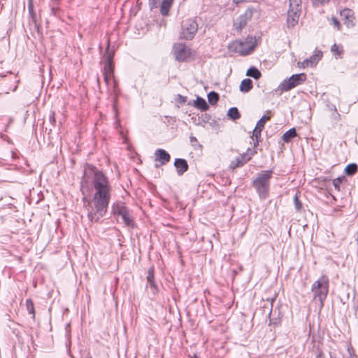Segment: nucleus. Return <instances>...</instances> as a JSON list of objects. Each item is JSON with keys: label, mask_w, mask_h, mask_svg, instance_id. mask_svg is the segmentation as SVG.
Wrapping results in <instances>:
<instances>
[{"label": "nucleus", "mask_w": 358, "mask_h": 358, "mask_svg": "<svg viewBox=\"0 0 358 358\" xmlns=\"http://www.w3.org/2000/svg\"><path fill=\"white\" fill-rule=\"evenodd\" d=\"M92 182L94 194L86 206L87 217L92 222H98L107 212L112 187L107 177L98 170L94 171Z\"/></svg>", "instance_id": "f257e3e1"}, {"label": "nucleus", "mask_w": 358, "mask_h": 358, "mask_svg": "<svg viewBox=\"0 0 358 358\" xmlns=\"http://www.w3.org/2000/svg\"><path fill=\"white\" fill-rule=\"evenodd\" d=\"M273 171L272 169L262 171L257 174L252 182V186L255 189L261 199H266L269 195L271 182Z\"/></svg>", "instance_id": "f03ea898"}, {"label": "nucleus", "mask_w": 358, "mask_h": 358, "mask_svg": "<svg viewBox=\"0 0 358 358\" xmlns=\"http://www.w3.org/2000/svg\"><path fill=\"white\" fill-rule=\"evenodd\" d=\"M311 292L313 293L314 299L320 301V307L322 308L329 292L328 277L322 275L312 285Z\"/></svg>", "instance_id": "7ed1b4c3"}, {"label": "nucleus", "mask_w": 358, "mask_h": 358, "mask_svg": "<svg viewBox=\"0 0 358 358\" xmlns=\"http://www.w3.org/2000/svg\"><path fill=\"white\" fill-rule=\"evenodd\" d=\"M112 213L114 215L120 216L124 224L134 228L135 223L131 216V211L122 201H116L111 206Z\"/></svg>", "instance_id": "20e7f679"}, {"label": "nucleus", "mask_w": 358, "mask_h": 358, "mask_svg": "<svg viewBox=\"0 0 358 358\" xmlns=\"http://www.w3.org/2000/svg\"><path fill=\"white\" fill-rule=\"evenodd\" d=\"M306 80L305 73L294 74L289 78L282 80L278 85V90L281 92H287L301 85Z\"/></svg>", "instance_id": "39448f33"}, {"label": "nucleus", "mask_w": 358, "mask_h": 358, "mask_svg": "<svg viewBox=\"0 0 358 358\" xmlns=\"http://www.w3.org/2000/svg\"><path fill=\"white\" fill-rule=\"evenodd\" d=\"M173 54L176 61L183 62L192 57L194 52L185 43H175L173 46Z\"/></svg>", "instance_id": "423d86ee"}, {"label": "nucleus", "mask_w": 358, "mask_h": 358, "mask_svg": "<svg viewBox=\"0 0 358 358\" xmlns=\"http://www.w3.org/2000/svg\"><path fill=\"white\" fill-rule=\"evenodd\" d=\"M198 30V24L192 19H187L182 22L181 37L185 40H191Z\"/></svg>", "instance_id": "0eeeda50"}, {"label": "nucleus", "mask_w": 358, "mask_h": 358, "mask_svg": "<svg viewBox=\"0 0 358 358\" xmlns=\"http://www.w3.org/2000/svg\"><path fill=\"white\" fill-rule=\"evenodd\" d=\"M229 49L241 55H248L254 50V45H248L243 41H235L229 45Z\"/></svg>", "instance_id": "6e6552de"}, {"label": "nucleus", "mask_w": 358, "mask_h": 358, "mask_svg": "<svg viewBox=\"0 0 358 358\" xmlns=\"http://www.w3.org/2000/svg\"><path fill=\"white\" fill-rule=\"evenodd\" d=\"M256 153V151L252 150L251 149H248L246 153L241 155V156L236 158L235 160L232 161L230 164V168L232 169H235L237 167L243 166L245 164H246L248 161L250 160L252 157Z\"/></svg>", "instance_id": "1a4fd4ad"}, {"label": "nucleus", "mask_w": 358, "mask_h": 358, "mask_svg": "<svg viewBox=\"0 0 358 358\" xmlns=\"http://www.w3.org/2000/svg\"><path fill=\"white\" fill-rule=\"evenodd\" d=\"M104 59V66H103V74H109L113 75V53L110 52L109 50V45L103 54Z\"/></svg>", "instance_id": "9d476101"}, {"label": "nucleus", "mask_w": 358, "mask_h": 358, "mask_svg": "<svg viewBox=\"0 0 358 358\" xmlns=\"http://www.w3.org/2000/svg\"><path fill=\"white\" fill-rule=\"evenodd\" d=\"M251 13L245 12L243 15H240L234 22V29L241 32L242 29L247 25L248 21L250 20Z\"/></svg>", "instance_id": "9b49d317"}, {"label": "nucleus", "mask_w": 358, "mask_h": 358, "mask_svg": "<svg viewBox=\"0 0 358 358\" xmlns=\"http://www.w3.org/2000/svg\"><path fill=\"white\" fill-rule=\"evenodd\" d=\"M341 16L345 20L344 23L346 24L348 27H353L354 24L352 22L353 17V11L349 8H344L340 12Z\"/></svg>", "instance_id": "f8f14e48"}, {"label": "nucleus", "mask_w": 358, "mask_h": 358, "mask_svg": "<svg viewBox=\"0 0 358 358\" xmlns=\"http://www.w3.org/2000/svg\"><path fill=\"white\" fill-rule=\"evenodd\" d=\"M171 159L170 155L163 149H157L155 151V161H159L161 165H164Z\"/></svg>", "instance_id": "ddd939ff"}, {"label": "nucleus", "mask_w": 358, "mask_h": 358, "mask_svg": "<svg viewBox=\"0 0 358 358\" xmlns=\"http://www.w3.org/2000/svg\"><path fill=\"white\" fill-rule=\"evenodd\" d=\"M174 166L176 168L177 173L182 176L188 170V164L185 159L178 158L174 162Z\"/></svg>", "instance_id": "4468645a"}, {"label": "nucleus", "mask_w": 358, "mask_h": 358, "mask_svg": "<svg viewBox=\"0 0 358 358\" xmlns=\"http://www.w3.org/2000/svg\"><path fill=\"white\" fill-rule=\"evenodd\" d=\"M300 12L288 10L287 23L289 28L295 27L299 19Z\"/></svg>", "instance_id": "2eb2a0df"}, {"label": "nucleus", "mask_w": 358, "mask_h": 358, "mask_svg": "<svg viewBox=\"0 0 358 358\" xmlns=\"http://www.w3.org/2000/svg\"><path fill=\"white\" fill-rule=\"evenodd\" d=\"M173 0H163L160 6V13L163 16H167L173 4Z\"/></svg>", "instance_id": "dca6fc26"}, {"label": "nucleus", "mask_w": 358, "mask_h": 358, "mask_svg": "<svg viewBox=\"0 0 358 358\" xmlns=\"http://www.w3.org/2000/svg\"><path fill=\"white\" fill-rule=\"evenodd\" d=\"M194 106L202 111H206L209 108V106L206 100L200 96H197L194 103Z\"/></svg>", "instance_id": "f3484780"}, {"label": "nucleus", "mask_w": 358, "mask_h": 358, "mask_svg": "<svg viewBox=\"0 0 358 358\" xmlns=\"http://www.w3.org/2000/svg\"><path fill=\"white\" fill-rule=\"evenodd\" d=\"M252 88V81L249 78L243 80L240 85V90L243 92H248Z\"/></svg>", "instance_id": "a211bd4d"}, {"label": "nucleus", "mask_w": 358, "mask_h": 358, "mask_svg": "<svg viewBox=\"0 0 358 358\" xmlns=\"http://www.w3.org/2000/svg\"><path fill=\"white\" fill-rule=\"evenodd\" d=\"M297 134H296V131L295 129V128H292L290 129H289L288 131H287L282 136V139L286 142V143H289V141H291V140L294 138L295 136H296Z\"/></svg>", "instance_id": "6ab92c4d"}, {"label": "nucleus", "mask_w": 358, "mask_h": 358, "mask_svg": "<svg viewBox=\"0 0 358 358\" xmlns=\"http://www.w3.org/2000/svg\"><path fill=\"white\" fill-rule=\"evenodd\" d=\"M289 10L301 12V0H289Z\"/></svg>", "instance_id": "aec40b11"}, {"label": "nucleus", "mask_w": 358, "mask_h": 358, "mask_svg": "<svg viewBox=\"0 0 358 358\" xmlns=\"http://www.w3.org/2000/svg\"><path fill=\"white\" fill-rule=\"evenodd\" d=\"M227 115L232 120H236L241 117V114L236 107L230 108L228 110Z\"/></svg>", "instance_id": "412c9836"}, {"label": "nucleus", "mask_w": 358, "mask_h": 358, "mask_svg": "<svg viewBox=\"0 0 358 358\" xmlns=\"http://www.w3.org/2000/svg\"><path fill=\"white\" fill-rule=\"evenodd\" d=\"M248 76L252 77L255 80H258L262 76L261 72L255 67L250 68L246 73Z\"/></svg>", "instance_id": "4be33fe9"}, {"label": "nucleus", "mask_w": 358, "mask_h": 358, "mask_svg": "<svg viewBox=\"0 0 358 358\" xmlns=\"http://www.w3.org/2000/svg\"><path fill=\"white\" fill-rule=\"evenodd\" d=\"M358 166L355 163L348 164L345 169V172L348 176H352L357 172Z\"/></svg>", "instance_id": "5701e85b"}, {"label": "nucleus", "mask_w": 358, "mask_h": 358, "mask_svg": "<svg viewBox=\"0 0 358 358\" xmlns=\"http://www.w3.org/2000/svg\"><path fill=\"white\" fill-rule=\"evenodd\" d=\"M208 100L211 105H214L219 100V94L214 91L210 92L208 94Z\"/></svg>", "instance_id": "b1692460"}, {"label": "nucleus", "mask_w": 358, "mask_h": 358, "mask_svg": "<svg viewBox=\"0 0 358 358\" xmlns=\"http://www.w3.org/2000/svg\"><path fill=\"white\" fill-rule=\"evenodd\" d=\"M263 129L255 127L252 132V138H255V141L254 142V145L257 146L259 144V138L261 136V133Z\"/></svg>", "instance_id": "393cba45"}, {"label": "nucleus", "mask_w": 358, "mask_h": 358, "mask_svg": "<svg viewBox=\"0 0 358 358\" xmlns=\"http://www.w3.org/2000/svg\"><path fill=\"white\" fill-rule=\"evenodd\" d=\"M322 56V52L321 51H318V52L313 56H311L308 59H311V62H310V66H313L315 65L318 60L320 59V58Z\"/></svg>", "instance_id": "a878e982"}, {"label": "nucleus", "mask_w": 358, "mask_h": 358, "mask_svg": "<svg viewBox=\"0 0 358 358\" xmlns=\"http://www.w3.org/2000/svg\"><path fill=\"white\" fill-rule=\"evenodd\" d=\"M331 51L336 57H340L342 55L343 50L342 47H339L336 43H334L331 48Z\"/></svg>", "instance_id": "bb28decb"}, {"label": "nucleus", "mask_w": 358, "mask_h": 358, "mask_svg": "<svg viewBox=\"0 0 358 358\" xmlns=\"http://www.w3.org/2000/svg\"><path fill=\"white\" fill-rule=\"evenodd\" d=\"M270 120L269 116L263 115L260 120L257 122L256 127L263 129L264 128L266 122Z\"/></svg>", "instance_id": "cd10ccee"}, {"label": "nucleus", "mask_w": 358, "mask_h": 358, "mask_svg": "<svg viewBox=\"0 0 358 358\" xmlns=\"http://www.w3.org/2000/svg\"><path fill=\"white\" fill-rule=\"evenodd\" d=\"M26 306L27 311L29 314H32L34 316V303L31 299L26 300Z\"/></svg>", "instance_id": "c85d7f7f"}, {"label": "nucleus", "mask_w": 358, "mask_h": 358, "mask_svg": "<svg viewBox=\"0 0 358 358\" xmlns=\"http://www.w3.org/2000/svg\"><path fill=\"white\" fill-rule=\"evenodd\" d=\"M343 178H344V177H343V178L338 177V178H335L333 180V185H334L335 189L338 192L341 190L340 185L342 183Z\"/></svg>", "instance_id": "c756f323"}, {"label": "nucleus", "mask_w": 358, "mask_h": 358, "mask_svg": "<svg viewBox=\"0 0 358 358\" xmlns=\"http://www.w3.org/2000/svg\"><path fill=\"white\" fill-rule=\"evenodd\" d=\"M56 4L55 2H52V4L50 5L51 6V13L54 16H59V8L56 6Z\"/></svg>", "instance_id": "7c9ffc66"}, {"label": "nucleus", "mask_w": 358, "mask_h": 358, "mask_svg": "<svg viewBox=\"0 0 358 358\" xmlns=\"http://www.w3.org/2000/svg\"><path fill=\"white\" fill-rule=\"evenodd\" d=\"M294 203L296 210L297 211L301 210V209L302 208V203L300 201V200L299 199L297 194H296L294 197Z\"/></svg>", "instance_id": "2f4dec72"}, {"label": "nucleus", "mask_w": 358, "mask_h": 358, "mask_svg": "<svg viewBox=\"0 0 358 358\" xmlns=\"http://www.w3.org/2000/svg\"><path fill=\"white\" fill-rule=\"evenodd\" d=\"M153 280H155L154 268L150 267L148 271L147 281L150 282Z\"/></svg>", "instance_id": "473e14b6"}, {"label": "nucleus", "mask_w": 358, "mask_h": 358, "mask_svg": "<svg viewBox=\"0 0 358 358\" xmlns=\"http://www.w3.org/2000/svg\"><path fill=\"white\" fill-rule=\"evenodd\" d=\"M28 10L30 15L31 16L34 21H35V14L34 13V7L31 0L29 1L28 4Z\"/></svg>", "instance_id": "72a5a7b5"}, {"label": "nucleus", "mask_w": 358, "mask_h": 358, "mask_svg": "<svg viewBox=\"0 0 358 358\" xmlns=\"http://www.w3.org/2000/svg\"><path fill=\"white\" fill-rule=\"evenodd\" d=\"M331 21L332 24L335 27H336L338 30L341 29V25L340 22L338 20L337 18H336L335 17H331Z\"/></svg>", "instance_id": "f704fd0d"}, {"label": "nucleus", "mask_w": 358, "mask_h": 358, "mask_svg": "<svg viewBox=\"0 0 358 358\" xmlns=\"http://www.w3.org/2000/svg\"><path fill=\"white\" fill-rule=\"evenodd\" d=\"M186 101H187L186 96H182L181 94H178L176 96V101L178 103H179L180 104H183L186 102Z\"/></svg>", "instance_id": "c9c22d12"}, {"label": "nucleus", "mask_w": 358, "mask_h": 358, "mask_svg": "<svg viewBox=\"0 0 358 358\" xmlns=\"http://www.w3.org/2000/svg\"><path fill=\"white\" fill-rule=\"evenodd\" d=\"M314 6H319L329 1V0H311Z\"/></svg>", "instance_id": "e433bc0d"}, {"label": "nucleus", "mask_w": 358, "mask_h": 358, "mask_svg": "<svg viewBox=\"0 0 358 358\" xmlns=\"http://www.w3.org/2000/svg\"><path fill=\"white\" fill-rule=\"evenodd\" d=\"M150 287L152 289V292L155 294L157 292V286L155 282V280L148 282Z\"/></svg>", "instance_id": "4c0bfd02"}, {"label": "nucleus", "mask_w": 358, "mask_h": 358, "mask_svg": "<svg viewBox=\"0 0 358 358\" xmlns=\"http://www.w3.org/2000/svg\"><path fill=\"white\" fill-rule=\"evenodd\" d=\"M159 0H149V5L150 9H153L157 7L158 3Z\"/></svg>", "instance_id": "58836bf2"}, {"label": "nucleus", "mask_w": 358, "mask_h": 358, "mask_svg": "<svg viewBox=\"0 0 358 358\" xmlns=\"http://www.w3.org/2000/svg\"><path fill=\"white\" fill-rule=\"evenodd\" d=\"M310 62H311V59H306L301 63V66L303 68L308 67L310 66Z\"/></svg>", "instance_id": "ea45409f"}, {"label": "nucleus", "mask_w": 358, "mask_h": 358, "mask_svg": "<svg viewBox=\"0 0 358 358\" xmlns=\"http://www.w3.org/2000/svg\"><path fill=\"white\" fill-rule=\"evenodd\" d=\"M202 118L205 122H208L210 120L211 117L209 114L205 113L202 115Z\"/></svg>", "instance_id": "a19ab883"}, {"label": "nucleus", "mask_w": 358, "mask_h": 358, "mask_svg": "<svg viewBox=\"0 0 358 358\" xmlns=\"http://www.w3.org/2000/svg\"><path fill=\"white\" fill-rule=\"evenodd\" d=\"M113 76L112 75H109V74H103V79H104V81L106 82V83L107 85H108L109 83V80H110V78Z\"/></svg>", "instance_id": "79ce46f5"}, {"label": "nucleus", "mask_w": 358, "mask_h": 358, "mask_svg": "<svg viewBox=\"0 0 358 358\" xmlns=\"http://www.w3.org/2000/svg\"><path fill=\"white\" fill-rule=\"evenodd\" d=\"M49 120L50 122L52 123V124H54L55 122V113H52L50 116H49Z\"/></svg>", "instance_id": "37998d69"}, {"label": "nucleus", "mask_w": 358, "mask_h": 358, "mask_svg": "<svg viewBox=\"0 0 358 358\" xmlns=\"http://www.w3.org/2000/svg\"><path fill=\"white\" fill-rule=\"evenodd\" d=\"M264 308L266 309V312L267 316L270 317V315L271 314L272 309L269 308L268 307H264Z\"/></svg>", "instance_id": "c03bdc74"}, {"label": "nucleus", "mask_w": 358, "mask_h": 358, "mask_svg": "<svg viewBox=\"0 0 358 358\" xmlns=\"http://www.w3.org/2000/svg\"><path fill=\"white\" fill-rule=\"evenodd\" d=\"M190 141H191L192 143H193V142H196V141H197V139H196V137H194V136H191V137H190Z\"/></svg>", "instance_id": "a18cd8bd"}, {"label": "nucleus", "mask_w": 358, "mask_h": 358, "mask_svg": "<svg viewBox=\"0 0 358 358\" xmlns=\"http://www.w3.org/2000/svg\"><path fill=\"white\" fill-rule=\"evenodd\" d=\"M19 82H20V80H17V81H16V85H15L14 88H13V90H12L13 92H15V91L17 90V85H18Z\"/></svg>", "instance_id": "49530a36"}, {"label": "nucleus", "mask_w": 358, "mask_h": 358, "mask_svg": "<svg viewBox=\"0 0 358 358\" xmlns=\"http://www.w3.org/2000/svg\"><path fill=\"white\" fill-rule=\"evenodd\" d=\"M270 322L271 323H273L275 325H277L278 324V322L277 321V320H272L271 319L270 320Z\"/></svg>", "instance_id": "de8ad7c7"}]
</instances>
